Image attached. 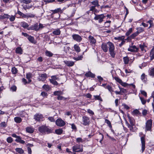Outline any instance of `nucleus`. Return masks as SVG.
<instances>
[{
    "mask_svg": "<svg viewBox=\"0 0 154 154\" xmlns=\"http://www.w3.org/2000/svg\"><path fill=\"white\" fill-rule=\"evenodd\" d=\"M107 44L109 46V54L111 57H114L115 55L114 52L115 47L114 44L112 42H108Z\"/></svg>",
    "mask_w": 154,
    "mask_h": 154,
    "instance_id": "f257e3e1",
    "label": "nucleus"
},
{
    "mask_svg": "<svg viewBox=\"0 0 154 154\" xmlns=\"http://www.w3.org/2000/svg\"><path fill=\"white\" fill-rule=\"evenodd\" d=\"M38 130L40 132L42 133L45 132L49 133L52 132V131L51 129L48 128L47 127L45 126L39 127L38 128Z\"/></svg>",
    "mask_w": 154,
    "mask_h": 154,
    "instance_id": "f03ea898",
    "label": "nucleus"
},
{
    "mask_svg": "<svg viewBox=\"0 0 154 154\" xmlns=\"http://www.w3.org/2000/svg\"><path fill=\"white\" fill-rule=\"evenodd\" d=\"M94 14L95 15V16L94 18V20H98V22L99 23H101L103 21V19L106 17L103 14L98 15L96 14L95 13H94Z\"/></svg>",
    "mask_w": 154,
    "mask_h": 154,
    "instance_id": "7ed1b4c3",
    "label": "nucleus"
},
{
    "mask_svg": "<svg viewBox=\"0 0 154 154\" xmlns=\"http://www.w3.org/2000/svg\"><path fill=\"white\" fill-rule=\"evenodd\" d=\"M72 150L75 152H82L83 151L82 146L80 145H76L72 147Z\"/></svg>",
    "mask_w": 154,
    "mask_h": 154,
    "instance_id": "20e7f679",
    "label": "nucleus"
},
{
    "mask_svg": "<svg viewBox=\"0 0 154 154\" xmlns=\"http://www.w3.org/2000/svg\"><path fill=\"white\" fill-rule=\"evenodd\" d=\"M43 119L44 117L41 114L36 113L34 116V119L37 121H43Z\"/></svg>",
    "mask_w": 154,
    "mask_h": 154,
    "instance_id": "39448f33",
    "label": "nucleus"
},
{
    "mask_svg": "<svg viewBox=\"0 0 154 154\" xmlns=\"http://www.w3.org/2000/svg\"><path fill=\"white\" fill-rule=\"evenodd\" d=\"M65 122L61 119H57L56 121V124L58 126L63 127L65 125Z\"/></svg>",
    "mask_w": 154,
    "mask_h": 154,
    "instance_id": "423d86ee",
    "label": "nucleus"
},
{
    "mask_svg": "<svg viewBox=\"0 0 154 154\" xmlns=\"http://www.w3.org/2000/svg\"><path fill=\"white\" fill-rule=\"evenodd\" d=\"M152 122L151 119L148 120L146 123V128L147 131H150L151 130Z\"/></svg>",
    "mask_w": 154,
    "mask_h": 154,
    "instance_id": "0eeeda50",
    "label": "nucleus"
},
{
    "mask_svg": "<svg viewBox=\"0 0 154 154\" xmlns=\"http://www.w3.org/2000/svg\"><path fill=\"white\" fill-rule=\"evenodd\" d=\"M73 39L77 42H80L82 39V37L78 34H75L72 35Z\"/></svg>",
    "mask_w": 154,
    "mask_h": 154,
    "instance_id": "6e6552de",
    "label": "nucleus"
},
{
    "mask_svg": "<svg viewBox=\"0 0 154 154\" xmlns=\"http://www.w3.org/2000/svg\"><path fill=\"white\" fill-rule=\"evenodd\" d=\"M38 23H36L29 27L27 29L28 30H34L38 31Z\"/></svg>",
    "mask_w": 154,
    "mask_h": 154,
    "instance_id": "1a4fd4ad",
    "label": "nucleus"
},
{
    "mask_svg": "<svg viewBox=\"0 0 154 154\" xmlns=\"http://www.w3.org/2000/svg\"><path fill=\"white\" fill-rule=\"evenodd\" d=\"M141 150L142 152H143L145 149V137H141Z\"/></svg>",
    "mask_w": 154,
    "mask_h": 154,
    "instance_id": "9d476101",
    "label": "nucleus"
},
{
    "mask_svg": "<svg viewBox=\"0 0 154 154\" xmlns=\"http://www.w3.org/2000/svg\"><path fill=\"white\" fill-rule=\"evenodd\" d=\"M83 124L84 125H87L89 124V119L88 117L84 116L82 117Z\"/></svg>",
    "mask_w": 154,
    "mask_h": 154,
    "instance_id": "9b49d317",
    "label": "nucleus"
},
{
    "mask_svg": "<svg viewBox=\"0 0 154 154\" xmlns=\"http://www.w3.org/2000/svg\"><path fill=\"white\" fill-rule=\"evenodd\" d=\"M139 48L135 45L130 46L128 49V51L132 52H137L138 51Z\"/></svg>",
    "mask_w": 154,
    "mask_h": 154,
    "instance_id": "f8f14e48",
    "label": "nucleus"
},
{
    "mask_svg": "<svg viewBox=\"0 0 154 154\" xmlns=\"http://www.w3.org/2000/svg\"><path fill=\"white\" fill-rule=\"evenodd\" d=\"M47 78V75L46 73L41 74L38 79L39 81H44Z\"/></svg>",
    "mask_w": 154,
    "mask_h": 154,
    "instance_id": "ddd939ff",
    "label": "nucleus"
},
{
    "mask_svg": "<svg viewBox=\"0 0 154 154\" xmlns=\"http://www.w3.org/2000/svg\"><path fill=\"white\" fill-rule=\"evenodd\" d=\"M9 17V15L4 14L0 15V20H7Z\"/></svg>",
    "mask_w": 154,
    "mask_h": 154,
    "instance_id": "4468645a",
    "label": "nucleus"
},
{
    "mask_svg": "<svg viewBox=\"0 0 154 154\" xmlns=\"http://www.w3.org/2000/svg\"><path fill=\"white\" fill-rule=\"evenodd\" d=\"M101 48L105 52L108 51V48L107 44L105 43H103L101 45Z\"/></svg>",
    "mask_w": 154,
    "mask_h": 154,
    "instance_id": "2eb2a0df",
    "label": "nucleus"
},
{
    "mask_svg": "<svg viewBox=\"0 0 154 154\" xmlns=\"http://www.w3.org/2000/svg\"><path fill=\"white\" fill-rule=\"evenodd\" d=\"M85 75L87 77H91L94 78L95 77V75L92 73L91 72L89 71L86 72Z\"/></svg>",
    "mask_w": 154,
    "mask_h": 154,
    "instance_id": "dca6fc26",
    "label": "nucleus"
},
{
    "mask_svg": "<svg viewBox=\"0 0 154 154\" xmlns=\"http://www.w3.org/2000/svg\"><path fill=\"white\" fill-rule=\"evenodd\" d=\"M64 63L68 66H73L74 64V63L72 61H64Z\"/></svg>",
    "mask_w": 154,
    "mask_h": 154,
    "instance_id": "f3484780",
    "label": "nucleus"
},
{
    "mask_svg": "<svg viewBox=\"0 0 154 154\" xmlns=\"http://www.w3.org/2000/svg\"><path fill=\"white\" fill-rule=\"evenodd\" d=\"M88 39L91 44H95L96 42V40L93 36H90L88 37Z\"/></svg>",
    "mask_w": 154,
    "mask_h": 154,
    "instance_id": "a211bd4d",
    "label": "nucleus"
},
{
    "mask_svg": "<svg viewBox=\"0 0 154 154\" xmlns=\"http://www.w3.org/2000/svg\"><path fill=\"white\" fill-rule=\"evenodd\" d=\"M128 117L129 119L130 124L132 125H134L135 122L134 119L133 118L129 116H128Z\"/></svg>",
    "mask_w": 154,
    "mask_h": 154,
    "instance_id": "6ab92c4d",
    "label": "nucleus"
},
{
    "mask_svg": "<svg viewBox=\"0 0 154 154\" xmlns=\"http://www.w3.org/2000/svg\"><path fill=\"white\" fill-rule=\"evenodd\" d=\"M16 53L20 54H22L23 53V50L20 47H17L15 49Z\"/></svg>",
    "mask_w": 154,
    "mask_h": 154,
    "instance_id": "aec40b11",
    "label": "nucleus"
},
{
    "mask_svg": "<svg viewBox=\"0 0 154 154\" xmlns=\"http://www.w3.org/2000/svg\"><path fill=\"white\" fill-rule=\"evenodd\" d=\"M21 25L24 28L27 29L29 28V25L27 23L25 22H21Z\"/></svg>",
    "mask_w": 154,
    "mask_h": 154,
    "instance_id": "412c9836",
    "label": "nucleus"
},
{
    "mask_svg": "<svg viewBox=\"0 0 154 154\" xmlns=\"http://www.w3.org/2000/svg\"><path fill=\"white\" fill-rule=\"evenodd\" d=\"M60 33L61 31L59 29H55L52 32L53 34L55 35H59L60 34Z\"/></svg>",
    "mask_w": 154,
    "mask_h": 154,
    "instance_id": "4be33fe9",
    "label": "nucleus"
},
{
    "mask_svg": "<svg viewBox=\"0 0 154 154\" xmlns=\"http://www.w3.org/2000/svg\"><path fill=\"white\" fill-rule=\"evenodd\" d=\"M26 131L28 133H33L34 129L31 127H28L26 128Z\"/></svg>",
    "mask_w": 154,
    "mask_h": 154,
    "instance_id": "5701e85b",
    "label": "nucleus"
},
{
    "mask_svg": "<svg viewBox=\"0 0 154 154\" xmlns=\"http://www.w3.org/2000/svg\"><path fill=\"white\" fill-rule=\"evenodd\" d=\"M42 88L47 91H49L51 89V88L49 86L46 85H45L43 86Z\"/></svg>",
    "mask_w": 154,
    "mask_h": 154,
    "instance_id": "b1692460",
    "label": "nucleus"
},
{
    "mask_svg": "<svg viewBox=\"0 0 154 154\" xmlns=\"http://www.w3.org/2000/svg\"><path fill=\"white\" fill-rule=\"evenodd\" d=\"M15 141L18 143H20L21 144H24L25 141L23 140H21V138L19 136L17 139H16Z\"/></svg>",
    "mask_w": 154,
    "mask_h": 154,
    "instance_id": "393cba45",
    "label": "nucleus"
},
{
    "mask_svg": "<svg viewBox=\"0 0 154 154\" xmlns=\"http://www.w3.org/2000/svg\"><path fill=\"white\" fill-rule=\"evenodd\" d=\"M91 3L92 5H94L95 7L97 6L99 7V2L97 0H94V1L91 2Z\"/></svg>",
    "mask_w": 154,
    "mask_h": 154,
    "instance_id": "a878e982",
    "label": "nucleus"
},
{
    "mask_svg": "<svg viewBox=\"0 0 154 154\" xmlns=\"http://www.w3.org/2000/svg\"><path fill=\"white\" fill-rule=\"evenodd\" d=\"M15 122L17 123H20L22 121V119L19 117H16L14 118Z\"/></svg>",
    "mask_w": 154,
    "mask_h": 154,
    "instance_id": "bb28decb",
    "label": "nucleus"
},
{
    "mask_svg": "<svg viewBox=\"0 0 154 154\" xmlns=\"http://www.w3.org/2000/svg\"><path fill=\"white\" fill-rule=\"evenodd\" d=\"M63 94V92L61 91H56L54 92V95L58 96Z\"/></svg>",
    "mask_w": 154,
    "mask_h": 154,
    "instance_id": "cd10ccee",
    "label": "nucleus"
},
{
    "mask_svg": "<svg viewBox=\"0 0 154 154\" xmlns=\"http://www.w3.org/2000/svg\"><path fill=\"white\" fill-rule=\"evenodd\" d=\"M22 6L23 9H24L25 10H26L27 9H30V8H32V5H30L29 6L27 5H23Z\"/></svg>",
    "mask_w": 154,
    "mask_h": 154,
    "instance_id": "c85d7f7f",
    "label": "nucleus"
},
{
    "mask_svg": "<svg viewBox=\"0 0 154 154\" xmlns=\"http://www.w3.org/2000/svg\"><path fill=\"white\" fill-rule=\"evenodd\" d=\"M125 37L124 36H122L120 37H115L114 38V39L116 40H118V42L121 41L123 40L125 38Z\"/></svg>",
    "mask_w": 154,
    "mask_h": 154,
    "instance_id": "c756f323",
    "label": "nucleus"
},
{
    "mask_svg": "<svg viewBox=\"0 0 154 154\" xmlns=\"http://www.w3.org/2000/svg\"><path fill=\"white\" fill-rule=\"evenodd\" d=\"M74 48L76 52H79L81 50L79 46L75 44L74 46Z\"/></svg>",
    "mask_w": 154,
    "mask_h": 154,
    "instance_id": "7c9ffc66",
    "label": "nucleus"
},
{
    "mask_svg": "<svg viewBox=\"0 0 154 154\" xmlns=\"http://www.w3.org/2000/svg\"><path fill=\"white\" fill-rule=\"evenodd\" d=\"M141 79L143 82H145L146 81V75L144 73H143L141 75Z\"/></svg>",
    "mask_w": 154,
    "mask_h": 154,
    "instance_id": "2f4dec72",
    "label": "nucleus"
},
{
    "mask_svg": "<svg viewBox=\"0 0 154 154\" xmlns=\"http://www.w3.org/2000/svg\"><path fill=\"white\" fill-rule=\"evenodd\" d=\"M83 55H80L78 56L77 57H74L72 58L73 59L76 61H78L79 60H81L82 58H83Z\"/></svg>",
    "mask_w": 154,
    "mask_h": 154,
    "instance_id": "473e14b6",
    "label": "nucleus"
},
{
    "mask_svg": "<svg viewBox=\"0 0 154 154\" xmlns=\"http://www.w3.org/2000/svg\"><path fill=\"white\" fill-rule=\"evenodd\" d=\"M123 60L125 64H127L128 63L129 61V57H124L123 58Z\"/></svg>",
    "mask_w": 154,
    "mask_h": 154,
    "instance_id": "72a5a7b5",
    "label": "nucleus"
},
{
    "mask_svg": "<svg viewBox=\"0 0 154 154\" xmlns=\"http://www.w3.org/2000/svg\"><path fill=\"white\" fill-rule=\"evenodd\" d=\"M20 2L22 3L28 4L31 2V0H20Z\"/></svg>",
    "mask_w": 154,
    "mask_h": 154,
    "instance_id": "f704fd0d",
    "label": "nucleus"
},
{
    "mask_svg": "<svg viewBox=\"0 0 154 154\" xmlns=\"http://www.w3.org/2000/svg\"><path fill=\"white\" fill-rule=\"evenodd\" d=\"M106 88L108 89V90L110 91L111 94H112V93L114 92L113 90L112 89V87L109 86V85H107L106 86Z\"/></svg>",
    "mask_w": 154,
    "mask_h": 154,
    "instance_id": "c9c22d12",
    "label": "nucleus"
},
{
    "mask_svg": "<svg viewBox=\"0 0 154 154\" xmlns=\"http://www.w3.org/2000/svg\"><path fill=\"white\" fill-rule=\"evenodd\" d=\"M63 131V130L61 129H56L55 131L56 133L58 135H60L62 134Z\"/></svg>",
    "mask_w": 154,
    "mask_h": 154,
    "instance_id": "e433bc0d",
    "label": "nucleus"
},
{
    "mask_svg": "<svg viewBox=\"0 0 154 154\" xmlns=\"http://www.w3.org/2000/svg\"><path fill=\"white\" fill-rule=\"evenodd\" d=\"M139 47L141 49L142 51H144V52H146V51L145 49V48L146 47V46L143 45H139Z\"/></svg>",
    "mask_w": 154,
    "mask_h": 154,
    "instance_id": "4c0bfd02",
    "label": "nucleus"
},
{
    "mask_svg": "<svg viewBox=\"0 0 154 154\" xmlns=\"http://www.w3.org/2000/svg\"><path fill=\"white\" fill-rule=\"evenodd\" d=\"M15 150L16 151L20 154L23 153L24 151L21 148H17Z\"/></svg>",
    "mask_w": 154,
    "mask_h": 154,
    "instance_id": "58836bf2",
    "label": "nucleus"
},
{
    "mask_svg": "<svg viewBox=\"0 0 154 154\" xmlns=\"http://www.w3.org/2000/svg\"><path fill=\"white\" fill-rule=\"evenodd\" d=\"M11 72L13 74H16L17 72V69L14 67H12L11 69Z\"/></svg>",
    "mask_w": 154,
    "mask_h": 154,
    "instance_id": "ea45409f",
    "label": "nucleus"
},
{
    "mask_svg": "<svg viewBox=\"0 0 154 154\" xmlns=\"http://www.w3.org/2000/svg\"><path fill=\"white\" fill-rule=\"evenodd\" d=\"M94 99L95 100H99L101 101H102L103 100L101 97L100 96V95H94Z\"/></svg>",
    "mask_w": 154,
    "mask_h": 154,
    "instance_id": "a19ab883",
    "label": "nucleus"
},
{
    "mask_svg": "<svg viewBox=\"0 0 154 154\" xmlns=\"http://www.w3.org/2000/svg\"><path fill=\"white\" fill-rule=\"evenodd\" d=\"M15 17V16L14 15H9V19L10 21L13 22L15 20L16 18Z\"/></svg>",
    "mask_w": 154,
    "mask_h": 154,
    "instance_id": "79ce46f5",
    "label": "nucleus"
},
{
    "mask_svg": "<svg viewBox=\"0 0 154 154\" xmlns=\"http://www.w3.org/2000/svg\"><path fill=\"white\" fill-rule=\"evenodd\" d=\"M133 115H139L140 113V112L137 109L134 110L132 112Z\"/></svg>",
    "mask_w": 154,
    "mask_h": 154,
    "instance_id": "37998d69",
    "label": "nucleus"
},
{
    "mask_svg": "<svg viewBox=\"0 0 154 154\" xmlns=\"http://www.w3.org/2000/svg\"><path fill=\"white\" fill-rule=\"evenodd\" d=\"M138 35V32H136L132 34L130 36L131 39H134L135 37Z\"/></svg>",
    "mask_w": 154,
    "mask_h": 154,
    "instance_id": "c03bdc74",
    "label": "nucleus"
},
{
    "mask_svg": "<svg viewBox=\"0 0 154 154\" xmlns=\"http://www.w3.org/2000/svg\"><path fill=\"white\" fill-rule=\"evenodd\" d=\"M29 40L32 43H33L34 41V37L31 36H29L28 38Z\"/></svg>",
    "mask_w": 154,
    "mask_h": 154,
    "instance_id": "a18cd8bd",
    "label": "nucleus"
},
{
    "mask_svg": "<svg viewBox=\"0 0 154 154\" xmlns=\"http://www.w3.org/2000/svg\"><path fill=\"white\" fill-rule=\"evenodd\" d=\"M137 31L136 32H138V34H139L140 33L142 32L143 31L144 29L142 27H139L137 28Z\"/></svg>",
    "mask_w": 154,
    "mask_h": 154,
    "instance_id": "49530a36",
    "label": "nucleus"
},
{
    "mask_svg": "<svg viewBox=\"0 0 154 154\" xmlns=\"http://www.w3.org/2000/svg\"><path fill=\"white\" fill-rule=\"evenodd\" d=\"M149 74V75L152 77H154V68L150 70Z\"/></svg>",
    "mask_w": 154,
    "mask_h": 154,
    "instance_id": "de8ad7c7",
    "label": "nucleus"
},
{
    "mask_svg": "<svg viewBox=\"0 0 154 154\" xmlns=\"http://www.w3.org/2000/svg\"><path fill=\"white\" fill-rule=\"evenodd\" d=\"M46 55L49 57H51L53 55V54L51 52L48 51H46L45 52Z\"/></svg>",
    "mask_w": 154,
    "mask_h": 154,
    "instance_id": "09e8293b",
    "label": "nucleus"
},
{
    "mask_svg": "<svg viewBox=\"0 0 154 154\" xmlns=\"http://www.w3.org/2000/svg\"><path fill=\"white\" fill-rule=\"evenodd\" d=\"M61 11L60 8H58L54 10H51V11L53 12V14H55L58 13Z\"/></svg>",
    "mask_w": 154,
    "mask_h": 154,
    "instance_id": "8fccbe9b",
    "label": "nucleus"
},
{
    "mask_svg": "<svg viewBox=\"0 0 154 154\" xmlns=\"http://www.w3.org/2000/svg\"><path fill=\"white\" fill-rule=\"evenodd\" d=\"M50 82L54 85H58V83L56 80L53 79H50Z\"/></svg>",
    "mask_w": 154,
    "mask_h": 154,
    "instance_id": "3c124183",
    "label": "nucleus"
},
{
    "mask_svg": "<svg viewBox=\"0 0 154 154\" xmlns=\"http://www.w3.org/2000/svg\"><path fill=\"white\" fill-rule=\"evenodd\" d=\"M99 136L100 138L99 139V140H100V143H101V142L102 141L103 139V135L101 133H100L99 134Z\"/></svg>",
    "mask_w": 154,
    "mask_h": 154,
    "instance_id": "603ef678",
    "label": "nucleus"
},
{
    "mask_svg": "<svg viewBox=\"0 0 154 154\" xmlns=\"http://www.w3.org/2000/svg\"><path fill=\"white\" fill-rule=\"evenodd\" d=\"M132 32V29L130 28L126 32L125 34L127 36L129 35Z\"/></svg>",
    "mask_w": 154,
    "mask_h": 154,
    "instance_id": "864d4df0",
    "label": "nucleus"
},
{
    "mask_svg": "<svg viewBox=\"0 0 154 154\" xmlns=\"http://www.w3.org/2000/svg\"><path fill=\"white\" fill-rule=\"evenodd\" d=\"M17 90V87L15 85H13L10 88V90L12 91H15Z\"/></svg>",
    "mask_w": 154,
    "mask_h": 154,
    "instance_id": "5fc2aeb1",
    "label": "nucleus"
},
{
    "mask_svg": "<svg viewBox=\"0 0 154 154\" xmlns=\"http://www.w3.org/2000/svg\"><path fill=\"white\" fill-rule=\"evenodd\" d=\"M140 98L142 104H145L146 103V100L142 97H140Z\"/></svg>",
    "mask_w": 154,
    "mask_h": 154,
    "instance_id": "6e6d98bb",
    "label": "nucleus"
},
{
    "mask_svg": "<svg viewBox=\"0 0 154 154\" xmlns=\"http://www.w3.org/2000/svg\"><path fill=\"white\" fill-rule=\"evenodd\" d=\"M7 141L8 143H11L13 141V139L11 137H8L7 139Z\"/></svg>",
    "mask_w": 154,
    "mask_h": 154,
    "instance_id": "4d7b16f0",
    "label": "nucleus"
},
{
    "mask_svg": "<svg viewBox=\"0 0 154 154\" xmlns=\"http://www.w3.org/2000/svg\"><path fill=\"white\" fill-rule=\"evenodd\" d=\"M44 26H43V25L41 23H39L38 26V31L42 29L43 28Z\"/></svg>",
    "mask_w": 154,
    "mask_h": 154,
    "instance_id": "13d9d810",
    "label": "nucleus"
},
{
    "mask_svg": "<svg viewBox=\"0 0 154 154\" xmlns=\"http://www.w3.org/2000/svg\"><path fill=\"white\" fill-rule=\"evenodd\" d=\"M6 125V123L5 122H2L0 124V126L2 127H5Z\"/></svg>",
    "mask_w": 154,
    "mask_h": 154,
    "instance_id": "bf43d9fd",
    "label": "nucleus"
},
{
    "mask_svg": "<svg viewBox=\"0 0 154 154\" xmlns=\"http://www.w3.org/2000/svg\"><path fill=\"white\" fill-rule=\"evenodd\" d=\"M28 18H33L35 17V15L31 13L27 14Z\"/></svg>",
    "mask_w": 154,
    "mask_h": 154,
    "instance_id": "052dcab7",
    "label": "nucleus"
},
{
    "mask_svg": "<svg viewBox=\"0 0 154 154\" xmlns=\"http://www.w3.org/2000/svg\"><path fill=\"white\" fill-rule=\"evenodd\" d=\"M114 79L116 80L117 82H119V83L120 84L121 83L122 81V80L117 77H115L114 78Z\"/></svg>",
    "mask_w": 154,
    "mask_h": 154,
    "instance_id": "680f3d73",
    "label": "nucleus"
},
{
    "mask_svg": "<svg viewBox=\"0 0 154 154\" xmlns=\"http://www.w3.org/2000/svg\"><path fill=\"white\" fill-rule=\"evenodd\" d=\"M32 74L29 73L26 74V78L27 79H31L32 77Z\"/></svg>",
    "mask_w": 154,
    "mask_h": 154,
    "instance_id": "e2e57ef3",
    "label": "nucleus"
},
{
    "mask_svg": "<svg viewBox=\"0 0 154 154\" xmlns=\"http://www.w3.org/2000/svg\"><path fill=\"white\" fill-rule=\"evenodd\" d=\"M48 119L51 122H55V119L53 117H49L48 118Z\"/></svg>",
    "mask_w": 154,
    "mask_h": 154,
    "instance_id": "0e129e2a",
    "label": "nucleus"
},
{
    "mask_svg": "<svg viewBox=\"0 0 154 154\" xmlns=\"http://www.w3.org/2000/svg\"><path fill=\"white\" fill-rule=\"evenodd\" d=\"M95 6H92L90 7V11H94L95 12H96L97 10L95 9Z\"/></svg>",
    "mask_w": 154,
    "mask_h": 154,
    "instance_id": "69168bd1",
    "label": "nucleus"
},
{
    "mask_svg": "<svg viewBox=\"0 0 154 154\" xmlns=\"http://www.w3.org/2000/svg\"><path fill=\"white\" fill-rule=\"evenodd\" d=\"M122 86L124 87H126L127 86L129 85V84L125 83V82H124L122 81V82L120 84Z\"/></svg>",
    "mask_w": 154,
    "mask_h": 154,
    "instance_id": "338daca9",
    "label": "nucleus"
},
{
    "mask_svg": "<svg viewBox=\"0 0 154 154\" xmlns=\"http://www.w3.org/2000/svg\"><path fill=\"white\" fill-rule=\"evenodd\" d=\"M48 95L47 93L44 91L42 92L41 94V95L43 97H46L48 96Z\"/></svg>",
    "mask_w": 154,
    "mask_h": 154,
    "instance_id": "774afa93",
    "label": "nucleus"
}]
</instances>
